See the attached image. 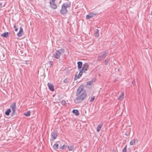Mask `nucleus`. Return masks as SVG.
<instances>
[{"instance_id":"nucleus-37","label":"nucleus","mask_w":152,"mask_h":152,"mask_svg":"<svg viewBox=\"0 0 152 152\" xmlns=\"http://www.w3.org/2000/svg\"><path fill=\"white\" fill-rule=\"evenodd\" d=\"M81 76V75H80V74H78V75L77 76V78H80V77Z\"/></svg>"},{"instance_id":"nucleus-26","label":"nucleus","mask_w":152,"mask_h":152,"mask_svg":"<svg viewBox=\"0 0 152 152\" xmlns=\"http://www.w3.org/2000/svg\"><path fill=\"white\" fill-rule=\"evenodd\" d=\"M95 99V96H93L91 98V99L90 101V102H92Z\"/></svg>"},{"instance_id":"nucleus-15","label":"nucleus","mask_w":152,"mask_h":152,"mask_svg":"<svg viewBox=\"0 0 152 152\" xmlns=\"http://www.w3.org/2000/svg\"><path fill=\"white\" fill-rule=\"evenodd\" d=\"M72 113L75 114L76 115H79L80 114L79 111L77 110H73Z\"/></svg>"},{"instance_id":"nucleus-13","label":"nucleus","mask_w":152,"mask_h":152,"mask_svg":"<svg viewBox=\"0 0 152 152\" xmlns=\"http://www.w3.org/2000/svg\"><path fill=\"white\" fill-rule=\"evenodd\" d=\"M9 34H10V33H9L8 32H5L1 34V36L3 37H7L9 36Z\"/></svg>"},{"instance_id":"nucleus-3","label":"nucleus","mask_w":152,"mask_h":152,"mask_svg":"<svg viewBox=\"0 0 152 152\" xmlns=\"http://www.w3.org/2000/svg\"><path fill=\"white\" fill-rule=\"evenodd\" d=\"M108 53L107 50L101 53L97 57V59L99 61H100L104 59Z\"/></svg>"},{"instance_id":"nucleus-24","label":"nucleus","mask_w":152,"mask_h":152,"mask_svg":"<svg viewBox=\"0 0 152 152\" xmlns=\"http://www.w3.org/2000/svg\"><path fill=\"white\" fill-rule=\"evenodd\" d=\"M58 146V144H55L53 146V148L54 149H57Z\"/></svg>"},{"instance_id":"nucleus-48","label":"nucleus","mask_w":152,"mask_h":152,"mask_svg":"<svg viewBox=\"0 0 152 152\" xmlns=\"http://www.w3.org/2000/svg\"><path fill=\"white\" fill-rule=\"evenodd\" d=\"M60 148L61 149H63V148H62V146L60 147Z\"/></svg>"},{"instance_id":"nucleus-9","label":"nucleus","mask_w":152,"mask_h":152,"mask_svg":"<svg viewBox=\"0 0 152 152\" xmlns=\"http://www.w3.org/2000/svg\"><path fill=\"white\" fill-rule=\"evenodd\" d=\"M48 87L49 89L52 91H53L54 90V87L53 85L50 83H48Z\"/></svg>"},{"instance_id":"nucleus-34","label":"nucleus","mask_w":152,"mask_h":152,"mask_svg":"<svg viewBox=\"0 0 152 152\" xmlns=\"http://www.w3.org/2000/svg\"><path fill=\"white\" fill-rule=\"evenodd\" d=\"M86 71L84 70V69H83V68H82V69H81V70L80 71H81L82 73H83V72H85Z\"/></svg>"},{"instance_id":"nucleus-11","label":"nucleus","mask_w":152,"mask_h":152,"mask_svg":"<svg viewBox=\"0 0 152 152\" xmlns=\"http://www.w3.org/2000/svg\"><path fill=\"white\" fill-rule=\"evenodd\" d=\"M80 96L84 100L87 96V94L85 93V91L82 92Z\"/></svg>"},{"instance_id":"nucleus-23","label":"nucleus","mask_w":152,"mask_h":152,"mask_svg":"<svg viewBox=\"0 0 152 152\" xmlns=\"http://www.w3.org/2000/svg\"><path fill=\"white\" fill-rule=\"evenodd\" d=\"M135 143V140H132L130 142V144L131 145H133Z\"/></svg>"},{"instance_id":"nucleus-30","label":"nucleus","mask_w":152,"mask_h":152,"mask_svg":"<svg viewBox=\"0 0 152 152\" xmlns=\"http://www.w3.org/2000/svg\"><path fill=\"white\" fill-rule=\"evenodd\" d=\"M63 82L65 83H67L69 82V81H68V80L67 79H66L64 80Z\"/></svg>"},{"instance_id":"nucleus-10","label":"nucleus","mask_w":152,"mask_h":152,"mask_svg":"<svg viewBox=\"0 0 152 152\" xmlns=\"http://www.w3.org/2000/svg\"><path fill=\"white\" fill-rule=\"evenodd\" d=\"M89 65L88 64L86 63H85L83 65L82 68L85 71H87Z\"/></svg>"},{"instance_id":"nucleus-14","label":"nucleus","mask_w":152,"mask_h":152,"mask_svg":"<svg viewBox=\"0 0 152 152\" xmlns=\"http://www.w3.org/2000/svg\"><path fill=\"white\" fill-rule=\"evenodd\" d=\"M77 67L78 69H80L82 68L83 63L81 61H78L77 63Z\"/></svg>"},{"instance_id":"nucleus-31","label":"nucleus","mask_w":152,"mask_h":152,"mask_svg":"<svg viewBox=\"0 0 152 152\" xmlns=\"http://www.w3.org/2000/svg\"><path fill=\"white\" fill-rule=\"evenodd\" d=\"M104 64L105 65H107L109 63L108 61H107L106 60H104Z\"/></svg>"},{"instance_id":"nucleus-42","label":"nucleus","mask_w":152,"mask_h":152,"mask_svg":"<svg viewBox=\"0 0 152 152\" xmlns=\"http://www.w3.org/2000/svg\"><path fill=\"white\" fill-rule=\"evenodd\" d=\"M132 83L133 85H134L135 84V81L134 80L132 82Z\"/></svg>"},{"instance_id":"nucleus-5","label":"nucleus","mask_w":152,"mask_h":152,"mask_svg":"<svg viewBox=\"0 0 152 152\" xmlns=\"http://www.w3.org/2000/svg\"><path fill=\"white\" fill-rule=\"evenodd\" d=\"M58 132L57 131L53 132L51 133V137L52 138V140H54L56 138L57 136Z\"/></svg>"},{"instance_id":"nucleus-43","label":"nucleus","mask_w":152,"mask_h":152,"mask_svg":"<svg viewBox=\"0 0 152 152\" xmlns=\"http://www.w3.org/2000/svg\"><path fill=\"white\" fill-rule=\"evenodd\" d=\"M77 77L76 76H75L74 78V79L75 80H77Z\"/></svg>"},{"instance_id":"nucleus-8","label":"nucleus","mask_w":152,"mask_h":152,"mask_svg":"<svg viewBox=\"0 0 152 152\" xmlns=\"http://www.w3.org/2000/svg\"><path fill=\"white\" fill-rule=\"evenodd\" d=\"M51 7L53 9H56L57 8V6L55 2L50 3Z\"/></svg>"},{"instance_id":"nucleus-27","label":"nucleus","mask_w":152,"mask_h":152,"mask_svg":"<svg viewBox=\"0 0 152 152\" xmlns=\"http://www.w3.org/2000/svg\"><path fill=\"white\" fill-rule=\"evenodd\" d=\"M16 110H12V113L11 114L12 116H13V115H14V114H15V113Z\"/></svg>"},{"instance_id":"nucleus-16","label":"nucleus","mask_w":152,"mask_h":152,"mask_svg":"<svg viewBox=\"0 0 152 152\" xmlns=\"http://www.w3.org/2000/svg\"><path fill=\"white\" fill-rule=\"evenodd\" d=\"M11 107L12 109V110H16V103H14L12 104L11 105Z\"/></svg>"},{"instance_id":"nucleus-4","label":"nucleus","mask_w":152,"mask_h":152,"mask_svg":"<svg viewBox=\"0 0 152 152\" xmlns=\"http://www.w3.org/2000/svg\"><path fill=\"white\" fill-rule=\"evenodd\" d=\"M84 99L79 95L77 96L75 99V102L77 104L80 103Z\"/></svg>"},{"instance_id":"nucleus-19","label":"nucleus","mask_w":152,"mask_h":152,"mask_svg":"<svg viewBox=\"0 0 152 152\" xmlns=\"http://www.w3.org/2000/svg\"><path fill=\"white\" fill-rule=\"evenodd\" d=\"M94 81L95 80H92L89 81H88L87 83V85H91Z\"/></svg>"},{"instance_id":"nucleus-41","label":"nucleus","mask_w":152,"mask_h":152,"mask_svg":"<svg viewBox=\"0 0 152 152\" xmlns=\"http://www.w3.org/2000/svg\"><path fill=\"white\" fill-rule=\"evenodd\" d=\"M95 36L96 37H99V33H96L95 34Z\"/></svg>"},{"instance_id":"nucleus-39","label":"nucleus","mask_w":152,"mask_h":152,"mask_svg":"<svg viewBox=\"0 0 152 152\" xmlns=\"http://www.w3.org/2000/svg\"><path fill=\"white\" fill-rule=\"evenodd\" d=\"M66 145H63L62 146V148H63V149H64L66 148Z\"/></svg>"},{"instance_id":"nucleus-18","label":"nucleus","mask_w":152,"mask_h":152,"mask_svg":"<svg viewBox=\"0 0 152 152\" xmlns=\"http://www.w3.org/2000/svg\"><path fill=\"white\" fill-rule=\"evenodd\" d=\"M102 124H99L98 126L97 129H96V131L97 132H99L101 128L102 127Z\"/></svg>"},{"instance_id":"nucleus-46","label":"nucleus","mask_w":152,"mask_h":152,"mask_svg":"<svg viewBox=\"0 0 152 152\" xmlns=\"http://www.w3.org/2000/svg\"><path fill=\"white\" fill-rule=\"evenodd\" d=\"M4 56V55L3 54H2L0 56V57H1V56Z\"/></svg>"},{"instance_id":"nucleus-36","label":"nucleus","mask_w":152,"mask_h":152,"mask_svg":"<svg viewBox=\"0 0 152 152\" xmlns=\"http://www.w3.org/2000/svg\"><path fill=\"white\" fill-rule=\"evenodd\" d=\"M95 31V34L99 33V30L97 29H96Z\"/></svg>"},{"instance_id":"nucleus-35","label":"nucleus","mask_w":152,"mask_h":152,"mask_svg":"<svg viewBox=\"0 0 152 152\" xmlns=\"http://www.w3.org/2000/svg\"><path fill=\"white\" fill-rule=\"evenodd\" d=\"M56 0H50V2L51 3H54L55 2V1Z\"/></svg>"},{"instance_id":"nucleus-2","label":"nucleus","mask_w":152,"mask_h":152,"mask_svg":"<svg viewBox=\"0 0 152 152\" xmlns=\"http://www.w3.org/2000/svg\"><path fill=\"white\" fill-rule=\"evenodd\" d=\"M64 51V49L56 50L55 53L53 54V57L55 58L58 59L60 58L61 54L63 53Z\"/></svg>"},{"instance_id":"nucleus-22","label":"nucleus","mask_w":152,"mask_h":152,"mask_svg":"<svg viewBox=\"0 0 152 152\" xmlns=\"http://www.w3.org/2000/svg\"><path fill=\"white\" fill-rule=\"evenodd\" d=\"M68 148L69 151H72L74 148V146L72 145H69L68 146Z\"/></svg>"},{"instance_id":"nucleus-20","label":"nucleus","mask_w":152,"mask_h":152,"mask_svg":"<svg viewBox=\"0 0 152 152\" xmlns=\"http://www.w3.org/2000/svg\"><path fill=\"white\" fill-rule=\"evenodd\" d=\"M11 112V110L10 109H8L5 112V114L7 115H10V113Z\"/></svg>"},{"instance_id":"nucleus-6","label":"nucleus","mask_w":152,"mask_h":152,"mask_svg":"<svg viewBox=\"0 0 152 152\" xmlns=\"http://www.w3.org/2000/svg\"><path fill=\"white\" fill-rule=\"evenodd\" d=\"M83 88L82 87L80 86L77 89L76 93V96H77L79 95L83 91Z\"/></svg>"},{"instance_id":"nucleus-32","label":"nucleus","mask_w":152,"mask_h":152,"mask_svg":"<svg viewBox=\"0 0 152 152\" xmlns=\"http://www.w3.org/2000/svg\"><path fill=\"white\" fill-rule=\"evenodd\" d=\"M4 6H3V4L2 3H0V10H1V8L3 7H4Z\"/></svg>"},{"instance_id":"nucleus-47","label":"nucleus","mask_w":152,"mask_h":152,"mask_svg":"<svg viewBox=\"0 0 152 152\" xmlns=\"http://www.w3.org/2000/svg\"><path fill=\"white\" fill-rule=\"evenodd\" d=\"M2 60H4V58H2V59L1 58H0Z\"/></svg>"},{"instance_id":"nucleus-29","label":"nucleus","mask_w":152,"mask_h":152,"mask_svg":"<svg viewBox=\"0 0 152 152\" xmlns=\"http://www.w3.org/2000/svg\"><path fill=\"white\" fill-rule=\"evenodd\" d=\"M126 147L127 146L126 145L124 148L122 150L123 152H126Z\"/></svg>"},{"instance_id":"nucleus-21","label":"nucleus","mask_w":152,"mask_h":152,"mask_svg":"<svg viewBox=\"0 0 152 152\" xmlns=\"http://www.w3.org/2000/svg\"><path fill=\"white\" fill-rule=\"evenodd\" d=\"M30 111H28L26 113H24V115L26 116H29L30 115Z\"/></svg>"},{"instance_id":"nucleus-17","label":"nucleus","mask_w":152,"mask_h":152,"mask_svg":"<svg viewBox=\"0 0 152 152\" xmlns=\"http://www.w3.org/2000/svg\"><path fill=\"white\" fill-rule=\"evenodd\" d=\"M124 94L123 92H122L121 93V94L119 96L118 98V99L119 100H121L123 99L124 96Z\"/></svg>"},{"instance_id":"nucleus-25","label":"nucleus","mask_w":152,"mask_h":152,"mask_svg":"<svg viewBox=\"0 0 152 152\" xmlns=\"http://www.w3.org/2000/svg\"><path fill=\"white\" fill-rule=\"evenodd\" d=\"M61 103L62 105H65L66 104V101L64 100L62 101Z\"/></svg>"},{"instance_id":"nucleus-44","label":"nucleus","mask_w":152,"mask_h":152,"mask_svg":"<svg viewBox=\"0 0 152 152\" xmlns=\"http://www.w3.org/2000/svg\"><path fill=\"white\" fill-rule=\"evenodd\" d=\"M83 73H82L81 71H80L79 74H80V75L82 76Z\"/></svg>"},{"instance_id":"nucleus-40","label":"nucleus","mask_w":152,"mask_h":152,"mask_svg":"<svg viewBox=\"0 0 152 152\" xmlns=\"http://www.w3.org/2000/svg\"><path fill=\"white\" fill-rule=\"evenodd\" d=\"M110 60V58L109 57H107L106 58V59L105 60H106L107 61H109Z\"/></svg>"},{"instance_id":"nucleus-38","label":"nucleus","mask_w":152,"mask_h":152,"mask_svg":"<svg viewBox=\"0 0 152 152\" xmlns=\"http://www.w3.org/2000/svg\"><path fill=\"white\" fill-rule=\"evenodd\" d=\"M66 145H63L62 146V148H63V149H64L66 148Z\"/></svg>"},{"instance_id":"nucleus-33","label":"nucleus","mask_w":152,"mask_h":152,"mask_svg":"<svg viewBox=\"0 0 152 152\" xmlns=\"http://www.w3.org/2000/svg\"><path fill=\"white\" fill-rule=\"evenodd\" d=\"M14 28H15V31H18V29L17 28L16 25H14Z\"/></svg>"},{"instance_id":"nucleus-45","label":"nucleus","mask_w":152,"mask_h":152,"mask_svg":"<svg viewBox=\"0 0 152 152\" xmlns=\"http://www.w3.org/2000/svg\"><path fill=\"white\" fill-rule=\"evenodd\" d=\"M52 61H50V66L52 65V64H51V63H52Z\"/></svg>"},{"instance_id":"nucleus-7","label":"nucleus","mask_w":152,"mask_h":152,"mask_svg":"<svg viewBox=\"0 0 152 152\" xmlns=\"http://www.w3.org/2000/svg\"><path fill=\"white\" fill-rule=\"evenodd\" d=\"M23 34V28L20 27L19 31L17 33V35L19 37H21L22 36Z\"/></svg>"},{"instance_id":"nucleus-28","label":"nucleus","mask_w":152,"mask_h":152,"mask_svg":"<svg viewBox=\"0 0 152 152\" xmlns=\"http://www.w3.org/2000/svg\"><path fill=\"white\" fill-rule=\"evenodd\" d=\"M16 110H12V113L11 114L12 116H13V115H14V114H15V113Z\"/></svg>"},{"instance_id":"nucleus-1","label":"nucleus","mask_w":152,"mask_h":152,"mask_svg":"<svg viewBox=\"0 0 152 152\" xmlns=\"http://www.w3.org/2000/svg\"><path fill=\"white\" fill-rule=\"evenodd\" d=\"M70 2L64 3L61 6V9L60 10V13L63 15L66 14L68 11L67 8L70 7Z\"/></svg>"},{"instance_id":"nucleus-12","label":"nucleus","mask_w":152,"mask_h":152,"mask_svg":"<svg viewBox=\"0 0 152 152\" xmlns=\"http://www.w3.org/2000/svg\"><path fill=\"white\" fill-rule=\"evenodd\" d=\"M97 14L90 13L87 15L86 16V18L87 19H90L93 17L94 15H96Z\"/></svg>"}]
</instances>
